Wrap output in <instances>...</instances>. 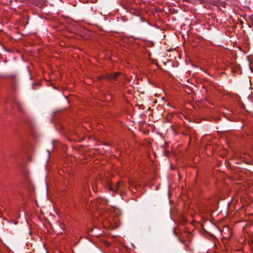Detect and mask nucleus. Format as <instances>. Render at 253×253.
<instances>
[{"label": "nucleus", "mask_w": 253, "mask_h": 253, "mask_svg": "<svg viewBox=\"0 0 253 253\" xmlns=\"http://www.w3.org/2000/svg\"><path fill=\"white\" fill-rule=\"evenodd\" d=\"M107 188L111 191L115 192L116 191H119L120 193H123L125 192L127 186L126 184L121 182L120 181L117 182L115 186H113L112 184L110 183H107Z\"/></svg>", "instance_id": "obj_1"}, {"label": "nucleus", "mask_w": 253, "mask_h": 253, "mask_svg": "<svg viewBox=\"0 0 253 253\" xmlns=\"http://www.w3.org/2000/svg\"><path fill=\"white\" fill-rule=\"evenodd\" d=\"M106 203V201L102 198H98L93 201H92L91 203L92 206H96L97 207H99L102 205H104Z\"/></svg>", "instance_id": "obj_2"}, {"label": "nucleus", "mask_w": 253, "mask_h": 253, "mask_svg": "<svg viewBox=\"0 0 253 253\" xmlns=\"http://www.w3.org/2000/svg\"><path fill=\"white\" fill-rule=\"evenodd\" d=\"M120 73L119 72L113 73L107 75V78L108 80L113 81L117 80V77Z\"/></svg>", "instance_id": "obj_3"}, {"label": "nucleus", "mask_w": 253, "mask_h": 253, "mask_svg": "<svg viewBox=\"0 0 253 253\" xmlns=\"http://www.w3.org/2000/svg\"><path fill=\"white\" fill-rule=\"evenodd\" d=\"M106 220L108 222H109L110 223V224H112V221H111L110 219H108L107 216H106Z\"/></svg>", "instance_id": "obj_4"}, {"label": "nucleus", "mask_w": 253, "mask_h": 253, "mask_svg": "<svg viewBox=\"0 0 253 253\" xmlns=\"http://www.w3.org/2000/svg\"><path fill=\"white\" fill-rule=\"evenodd\" d=\"M92 188L93 190L95 192L94 188V186L92 184Z\"/></svg>", "instance_id": "obj_5"}, {"label": "nucleus", "mask_w": 253, "mask_h": 253, "mask_svg": "<svg viewBox=\"0 0 253 253\" xmlns=\"http://www.w3.org/2000/svg\"><path fill=\"white\" fill-rule=\"evenodd\" d=\"M47 152H48V157H49V155H50V152L48 150H47Z\"/></svg>", "instance_id": "obj_6"}, {"label": "nucleus", "mask_w": 253, "mask_h": 253, "mask_svg": "<svg viewBox=\"0 0 253 253\" xmlns=\"http://www.w3.org/2000/svg\"><path fill=\"white\" fill-rule=\"evenodd\" d=\"M132 184H133L131 183V182H129V185H130V186L132 185Z\"/></svg>", "instance_id": "obj_7"}, {"label": "nucleus", "mask_w": 253, "mask_h": 253, "mask_svg": "<svg viewBox=\"0 0 253 253\" xmlns=\"http://www.w3.org/2000/svg\"><path fill=\"white\" fill-rule=\"evenodd\" d=\"M53 142H54V141H52V146H53V145H54V144H53Z\"/></svg>", "instance_id": "obj_8"}]
</instances>
